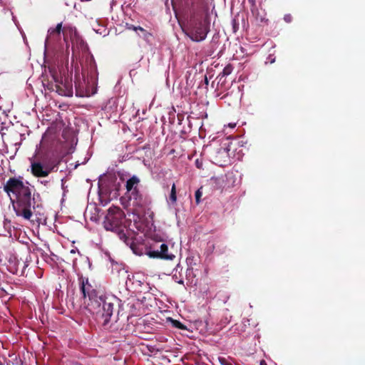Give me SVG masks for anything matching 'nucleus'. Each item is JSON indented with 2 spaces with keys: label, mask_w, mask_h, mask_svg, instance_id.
<instances>
[{
  "label": "nucleus",
  "mask_w": 365,
  "mask_h": 365,
  "mask_svg": "<svg viewBox=\"0 0 365 365\" xmlns=\"http://www.w3.org/2000/svg\"><path fill=\"white\" fill-rule=\"evenodd\" d=\"M4 190L10 197L17 216L32 220L33 215H42L40 195L35 192L34 186L23 181V177L10 178L4 185Z\"/></svg>",
  "instance_id": "nucleus-1"
},
{
  "label": "nucleus",
  "mask_w": 365,
  "mask_h": 365,
  "mask_svg": "<svg viewBox=\"0 0 365 365\" xmlns=\"http://www.w3.org/2000/svg\"><path fill=\"white\" fill-rule=\"evenodd\" d=\"M80 289L85 299L88 309L96 319L101 322L103 327H106L110 321L114 310L115 299L103 295H99L88 279H80Z\"/></svg>",
  "instance_id": "nucleus-2"
},
{
  "label": "nucleus",
  "mask_w": 365,
  "mask_h": 365,
  "mask_svg": "<svg viewBox=\"0 0 365 365\" xmlns=\"http://www.w3.org/2000/svg\"><path fill=\"white\" fill-rule=\"evenodd\" d=\"M125 217V215L123 210L118 207L112 206L108 210L105 216L103 227L106 230L115 233L120 240L133 249V240L130 237V232L124 222Z\"/></svg>",
  "instance_id": "nucleus-3"
},
{
  "label": "nucleus",
  "mask_w": 365,
  "mask_h": 365,
  "mask_svg": "<svg viewBox=\"0 0 365 365\" xmlns=\"http://www.w3.org/2000/svg\"><path fill=\"white\" fill-rule=\"evenodd\" d=\"M140 182L139 178L135 175L129 178L125 184L126 194L129 200L133 201L134 206L143 207L148 205V200L147 196L144 195L139 190Z\"/></svg>",
  "instance_id": "nucleus-4"
},
{
  "label": "nucleus",
  "mask_w": 365,
  "mask_h": 365,
  "mask_svg": "<svg viewBox=\"0 0 365 365\" xmlns=\"http://www.w3.org/2000/svg\"><path fill=\"white\" fill-rule=\"evenodd\" d=\"M210 31V24L206 21H194L190 28L186 31V35L193 41L200 42L206 38Z\"/></svg>",
  "instance_id": "nucleus-5"
},
{
  "label": "nucleus",
  "mask_w": 365,
  "mask_h": 365,
  "mask_svg": "<svg viewBox=\"0 0 365 365\" xmlns=\"http://www.w3.org/2000/svg\"><path fill=\"white\" fill-rule=\"evenodd\" d=\"M53 168L48 165L44 166L40 162H32L31 165V173L36 178L47 177L53 170Z\"/></svg>",
  "instance_id": "nucleus-6"
},
{
  "label": "nucleus",
  "mask_w": 365,
  "mask_h": 365,
  "mask_svg": "<svg viewBox=\"0 0 365 365\" xmlns=\"http://www.w3.org/2000/svg\"><path fill=\"white\" fill-rule=\"evenodd\" d=\"M65 27L62 28V22L58 24L55 28H50L45 41L46 46L52 42L60 40L61 33L65 36ZM64 39L66 40V36H64Z\"/></svg>",
  "instance_id": "nucleus-7"
},
{
  "label": "nucleus",
  "mask_w": 365,
  "mask_h": 365,
  "mask_svg": "<svg viewBox=\"0 0 365 365\" xmlns=\"http://www.w3.org/2000/svg\"><path fill=\"white\" fill-rule=\"evenodd\" d=\"M148 255L150 257L153 258H160L164 259H173L175 258L174 255L168 253V245L165 243L160 245V250H151L148 252Z\"/></svg>",
  "instance_id": "nucleus-8"
},
{
  "label": "nucleus",
  "mask_w": 365,
  "mask_h": 365,
  "mask_svg": "<svg viewBox=\"0 0 365 365\" xmlns=\"http://www.w3.org/2000/svg\"><path fill=\"white\" fill-rule=\"evenodd\" d=\"M25 257L24 259L21 257L20 259H17L16 267H15V272H17L19 269H21V271L23 272L24 269L28 267L29 262L31 261V257L30 256V250L29 248H26L24 250Z\"/></svg>",
  "instance_id": "nucleus-9"
},
{
  "label": "nucleus",
  "mask_w": 365,
  "mask_h": 365,
  "mask_svg": "<svg viewBox=\"0 0 365 365\" xmlns=\"http://www.w3.org/2000/svg\"><path fill=\"white\" fill-rule=\"evenodd\" d=\"M53 79L55 81V84L54 85H51V87L50 89L53 91L57 92L59 95L66 96L67 94L66 93V91L61 87V85H60L58 83V80L55 76H53Z\"/></svg>",
  "instance_id": "nucleus-10"
},
{
  "label": "nucleus",
  "mask_w": 365,
  "mask_h": 365,
  "mask_svg": "<svg viewBox=\"0 0 365 365\" xmlns=\"http://www.w3.org/2000/svg\"><path fill=\"white\" fill-rule=\"evenodd\" d=\"M170 200L173 204L175 203L177 201L176 187L175 183H173L172 185L171 192L170 194Z\"/></svg>",
  "instance_id": "nucleus-11"
},
{
  "label": "nucleus",
  "mask_w": 365,
  "mask_h": 365,
  "mask_svg": "<svg viewBox=\"0 0 365 365\" xmlns=\"http://www.w3.org/2000/svg\"><path fill=\"white\" fill-rule=\"evenodd\" d=\"M170 322L172 323L173 327H174L175 328H178V329H181V330L187 329L186 326L184 325L183 324H182L180 322H179L178 320L170 319Z\"/></svg>",
  "instance_id": "nucleus-12"
},
{
  "label": "nucleus",
  "mask_w": 365,
  "mask_h": 365,
  "mask_svg": "<svg viewBox=\"0 0 365 365\" xmlns=\"http://www.w3.org/2000/svg\"><path fill=\"white\" fill-rule=\"evenodd\" d=\"M232 70H233L232 66L231 64H227L224 68V69L222 70V71L220 73V75H222V76H227L230 75L232 73Z\"/></svg>",
  "instance_id": "nucleus-13"
},
{
  "label": "nucleus",
  "mask_w": 365,
  "mask_h": 365,
  "mask_svg": "<svg viewBox=\"0 0 365 365\" xmlns=\"http://www.w3.org/2000/svg\"><path fill=\"white\" fill-rule=\"evenodd\" d=\"M126 28L129 30H133V31H143V28L141 27V26H135L134 25H132V24H126Z\"/></svg>",
  "instance_id": "nucleus-14"
},
{
  "label": "nucleus",
  "mask_w": 365,
  "mask_h": 365,
  "mask_svg": "<svg viewBox=\"0 0 365 365\" xmlns=\"http://www.w3.org/2000/svg\"><path fill=\"white\" fill-rule=\"evenodd\" d=\"M141 31V33H143V37L145 40H148L149 38L153 36V34L150 32L146 31L144 29H143V31Z\"/></svg>",
  "instance_id": "nucleus-15"
},
{
  "label": "nucleus",
  "mask_w": 365,
  "mask_h": 365,
  "mask_svg": "<svg viewBox=\"0 0 365 365\" xmlns=\"http://www.w3.org/2000/svg\"><path fill=\"white\" fill-rule=\"evenodd\" d=\"M201 196H202V192L200 190H197L195 194V200H196L197 204L200 203Z\"/></svg>",
  "instance_id": "nucleus-16"
},
{
  "label": "nucleus",
  "mask_w": 365,
  "mask_h": 365,
  "mask_svg": "<svg viewBox=\"0 0 365 365\" xmlns=\"http://www.w3.org/2000/svg\"><path fill=\"white\" fill-rule=\"evenodd\" d=\"M219 361L221 365H228L229 364L231 363V361H230L229 359H225L224 357H220Z\"/></svg>",
  "instance_id": "nucleus-17"
},
{
  "label": "nucleus",
  "mask_w": 365,
  "mask_h": 365,
  "mask_svg": "<svg viewBox=\"0 0 365 365\" xmlns=\"http://www.w3.org/2000/svg\"><path fill=\"white\" fill-rule=\"evenodd\" d=\"M227 152L225 149L223 150H220L217 153V155L216 156V160H217V158L218 157V155H227Z\"/></svg>",
  "instance_id": "nucleus-18"
},
{
  "label": "nucleus",
  "mask_w": 365,
  "mask_h": 365,
  "mask_svg": "<svg viewBox=\"0 0 365 365\" xmlns=\"http://www.w3.org/2000/svg\"><path fill=\"white\" fill-rule=\"evenodd\" d=\"M195 165H196L197 168H198L200 169L202 168V163L200 162L198 159H197L195 160Z\"/></svg>",
  "instance_id": "nucleus-19"
},
{
  "label": "nucleus",
  "mask_w": 365,
  "mask_h": 365,
  "mask_svg": "<svg viewBox=\"0 0 365 365\" xmlns=\"http://www.w3.org/2000/svg\"><path fill=\"white\" fill-rule=\"evenodd\" d=\"M284 20L287 22H290L291 21V16L290 15L285 16H284Z\"/></svg>",
  "instance_id": "nucleus-20"
},
{
  "label": "nucleus",
  "mask_w": 365,
  "mask_h": 365,
  "mask_svg": "<svg viewBox=\"0 0 365 365\" xmlns=\"http://www.w3.org/2000/svg\"><path fill=\"white\" fill-rule=\"evenodd\" d=\"M260 365H267V364H266V362H265V361H264V360H262V361H260Z\"/></svg>",
  "instance_id": "nucleus-21"
},
{
  "label": "nucleus",
  "mask_w": 365,
  "mask_h": 365,
  "mask_svg": "<svg viewBox=\"0 0 365 365\" xmlns=\"http://www.w3.org/2000/svg\"><path fill=\"white\" fill-rule=\"evenodd\" d=\"M216 164H218V165H220L222 166V164L221 163V162H220V161H217V162L216 163Z\"/></svg>",
  "instance_id": "nucleus-22"
},
{
  "label": "nucleus",
  "mask_w": 365,
  "mask_h": 365,
  "mask_svg": "<svg viewBox=\"0 0 365 365\" xmlns=\"http://www.w3.org/2000/svg\"><path fill=\"white\" fill-rule=\"evenodd\" d=\"M205 83L208 84V80H207V77H205Z\"/></svg>",
  "instance_id": "nucleus-23"
},
{
  "label": "nucleus",
  "mask_w": 365,
  "mask_h": 365,
  "mask_svg": "<svg viewBox=\"0 0 365 365\" xmlns=\"http://www.w3.org/2000/svg\"><path fill=\"white\" fill-rule=\"evenodd\" d=\"M228 365H234L232 362L230 364H229Z\"/></svg>",
  "instance_id": "nucleus-24"
},
{
  "label": "nucleus",
  "mask_w": 365,
  "mask_h": 365,
  "mask_svg": "<svg viewBox=\"0 0 365 365\" xmlns=\"http://www.w3.org/2000/svg\"><path fill=\"white\" fill-rule=\"evenodd\" d=\"M0 365H3L2 363L0 362Z\"/></svg>",
  "instance_id": "nucleus-25"
}]
</instances>
